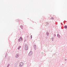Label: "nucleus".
I'll return each instance as SVG.
<instances>
[{
  "label": "nucleus",
  "mask_w": 67,
  "mask_h": 67,
  "mask_svg": "<svg viewBox=\"0 0 67 67\" xmlns=\"http://www.w3.org/2000/svg\"><path fill=\"white\" fill-rule=\"evenodd\" d=\"M31 36V38H32V36Z\"/></svg>",
  "instance_id": "1a4fd4ad"
},
{
  "label": "nucleus",
  "mask_w": 67,
  "mask_h": 67,
  "mask_svg": "<svg viewBox=\"0 0 67 67\" xmlns=\"http://www.w3.org/2000/svg\"><path fill=\"white\" fill-rule=\"evenodd\" d=\"M32 53L33 52H32V51H30L29 54V56H31V55H32Z\"/></svg>",
  "instance_id": "20e7f679"
},
{
  "label": "nucleus",
  "mask_w": 67,
  "mask_h": 67,
  "mask_svg": "<svg viewBox=\"0 0 67 67\" xmlns=\"http://www.w3.org/2000/svg\"><path fill=\"white\" fill-rule=\"evenodd\" d=\"M23 40V39H22V37H20V38L19 39L18 41H19V42H22V41Z\"/></svg>",
  "instance_id": "f257e3e1"
},
{
  "label": "nucleus",
  "mask_w": 67,
  "mask_h": 67,
  "mask_svg": "<svg viewBox=\"0 0 67 67\" xmlns=\"http://www.w3.org/2000/svg\"><path fill=\"white\" fill-rule=\"evenodd\" d=\"M25 49L26 51H27V50L28 49H29V47H28V46H27L25 45Z\"/></svg>",
  "instance_id": "f03ea898"
},
{
  "label": "nucleus",
  "mask_w": 67,
  "mask_h": 67,
  "mask_svg": "<svg viewBox=\"0 0 67 67\" xmlns=\"http://www.w3.org/2000/svg\"><path fill=\"white\" fill-rule=\"evenodd\" d=\"M21 29H22V27H21Z\"/></svg>",
  "instance_id": "9b49d317"
},
{
  "label": "nucleus",
  "mask_w": 67,
  "mask_h": 67,
  "mask_svg": "<svg viewBox=\"0 0 67 67\" xmlns=\"http://www.w3.org/2000/svg\"><path fill=\"white\" fill-rule=\"evenodd\" d=\"M21 47L20 46L18 48V49H20V48Z\"/></svg>",
  "instance_id": "0eeeda50"
},
{
  "label": "nucleus",
  "mask_w": 67,
  "mask_h": 67,
  "mask_svg": "<svg viewBox=\"0 0 67 67\" xmlns=\"http://www.w3.org/2000/svg\"><path fill=\"white\" fill-rule=\"evenodd\" d=\"M23 65V63H21L20 64V67H21L22 65Z\"/></svg>",
  "instance_id": "7ed1b4c3"
},
{
  "label": "nucleus",
  "mask_w": 67,
  "mask_h": 67,
  "mask_svg": "<svg viewBox=\"0 0 67 67\" xmlns=\"http://www.w3.org/2000/svg\"><path fill=\"white\" fill-rule=\"evenodd\" d=\"M64 28H65V29H67V26H64Z\"/></svg>",
  "instance_id": "39448f33"
},
{
  "label": "nucleus",
  "mask_w": 67,
  "mask_h": 67,
  "mask_svg": "<svg viewBox=\"0 0 67 67\" xmlns=\"http://www.w3.org/2000/svg\"><path fill=\"white\" fill-rule=\"evenodd\" d=\"M22 27V26H21V27Z\"/></svg>",
  "instance_id": "9d476101"
},
{
  "label": "nucleus",
  "mask_w": 67,
  "mask_h": 67,
  "mask_svg": "<svg viewBox=\"0 0 67 67\" xmlns=\"http://www.w3.org/2000/svg\"><path fill=\"white\" fill-rule=\"evenodd\" d=\"M34 46H35V47H36V45H34Z\"/></svg>",
  "instance_id": "6e6552de"
},
{
  "label": "nucleus",
  "mask_w": 67,
  "mask_h": 67,
  "mask_svg": "<svg viewBox=\"0 0 67 67\" xmlns=\"http://www.w3.org/2000/svg\"><path fill=\"white\" fill-rule=\"evenodd\" d=\"M57 36L58 37H60V36L59 34H58L57 35Z\"/></svg>",
  "instance_id": "423d86ee"
}]
</instances>
